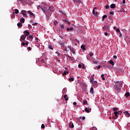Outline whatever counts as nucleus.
<instances>
[{
	"label": "nucleus",
	"instance_id": "1",
	"mask_svg": "<svg viewBox=\"0 0 130 130\" xmlns=\"http://www.w3.org/2000/svg\"><path fill=\"white\" fill-rule=\"evenodd\" d=\"M122 87V83L120 82H116V85L114 86L115 89L117 92H120L121 91V87Z\"/></svg>",
	"mask_w": 130,
	"mask_h": 130
},
{
	"label": "nucleus",
	"instance_id": "2",
	"mask_svg": "<svg viewBox=\"0 0 130 130\" xmlns=\"http://www.w3.org/2000/svg\"><path fill=\"white\" fill-rule=\"evenodd\" d=\"M38 8H41V10H42L46 16H47V5H46V4H43V5H42V6L39 5L38 9Z\"/></svg>",
	"mask_w": 130,
	"mask_h": 130
},
{
	"label": "nucleus",
	"instance_id": "3",
	"mask_svg": "<svg viewBox=\"0 0 130 130\" xmlns=\"http://www.w3.org/2000/svg\"><path fill=\"white\" fill-rule=\"evenodd\" d=\"M114 114H121L122 111L119 110L118 108H114L113 109Z\"/></svg>",
	"mask_w": 130,
	"mask_h": 130
},
{
	"label": "nucleus",
	"instance_id": "4",
	"mask_svg": "<svg viewBox=\"0 0 130 130\" xmlns=\"http://www.w3.org/2000/svg\"><path fill=\"white\" fill-rule=\"evenodd\" d=\"M26 13H28V11L25 10H22L21 12V14H22L24 18H27L28 17V15H27V14H26Z\"/></svg>",
	"mask_w": 130,
	"mask_h": 130
},
{
	"label": "nucleus",
	"instance_id": "5",
	"mask_svg": "<svg viewBox=\"0 0 130 130\" xmlns=\"http://www.w3.org/2000/svg\"><path fill=\"white\" fill-rule=\"evenodd\" d=\"M67 48H68V49H70V51H71V52L73 53V54H76V52L75 51V50H74V48H72L71 46H68L67 47Z\"/></svg>",
	"mask_w": 130,
	"mask_h": 130
},
{
	"label": "nucleus",
	"instance_id": "6",
	"mask_svg": "<svg viewBox=\"0 0 130 130\" xmlns=\"http://www.w3.org/2000/svg\"><path fill=\"white\" fill-rule=\"evenodd\" d=\"M112 116H110V118H113V119H116V118H117V117H118V114H112L111 115Z\"/></svg>",
	"mask_w": 130,
	"mask_h": 130
},
{
	"label": "nucleus",
	"instance_id": "7",
	"mask_svg": "<svg viewBox=\"0 0 130 130\" xmlns=\"http://www.w3.org/2000/svg\"><path fill=\"white\" fill-rule=\"evenodd\" d=\"M93 56V53H91L88 55H87L86 57L89 60H91L92 59Z\"/></svg>",
	"mask_w": 130,
	"mask_h": 130
},
{
	"label": "nucleus",
	"instance_id": "8",
	"mask_svg": "<svg viewBox=\"0 0 130 130\" xmlns=\"http://www.w3.org/2000/svg\"><path fill=\"white\" fill-rule=\"evenodd\" d=\"M27 13L28 14H29V16H31V17H32V18H35V16L34 15V14L32 13L31 11H28Z\"/></svg>",
	"mask_w": 130,
	"mask_h": 130
},
{
	"label": "nucleus",
	"instance_id": "9",
	"mask_svg": "<svg viewBox=\"0 0 130 130\" xmlns=\"http://www.w3.org/2000/svg\"><path fill=\"white\" fill-rule=\"evenodd\" d=\"M25 39H26V36L24 35H22L20 38V41H22L25 40Z\"/></svg>",
	"mask_w": 130,
	"mask_h": 130
},
{
	"label": "nucleus",
	"instance_id": "10",
	"mask_svg": "<svg viewBox=\"0 0 130 130\" xmlns=\"http://www.w3.org/2000/svg\"><path fill=\"white\" fill-rule=\"evenodd\" d=\"M49 10L50 12H54V10L55 9H54V7H53V6H51L49 8Z\"/></svg>",
	"mask_w": 130,
	"mask_h": 130
},
{
	"label": "nucleus",
	"instance_id": "11",
	"mask_svg": "<svg viewBox=\"0 0 130 130\" xmlns=\"http://www.w3.org/2000/svg\"><path fill=\"white\" fill-rule=\"evenodd\" d=\"M69 126L71 128H74V123H73V122H70L69 123Z\"/></svg>",
	"mask_w": 130,
	"mask_h": 130
},
{
	"label": "nucleus",
	"instance_id": "12",
	"mask_svg": "<svg viewBox=\"0 0 130 130\" xmlns=\"http://www.w3.org/2000/svg\"><path fill=\"white\" fill-rule=\"evenodd\" d=\"M92 14H93V15H94V16H98V12H95V9H93V10H92Z\"/></svg>",
	"mask_w": 130,
	"mask_h": 130
},
{
	"label": "nucleus",
	"instance_id": "13",
	"mask_svg": "<svg viewBox=\"0 0 130 130\" xmlns=\"http://www.w3.org/2000/svg\"><path fill=\"white\" fill-rule=\"evenodd\" d=\"M92 14H93V15H94V16H98V12H95V9H93V10H92Z\"/></svg>",
	"mask_w": 130,
	"mask_h": 130
},
{
	"label": "nucleus",
	"instance_id": "14",
	"mask_svg": "<svg viewBox=\"0 0 130 130\" xmlns=\"http://www.w3.org/2000/svg\"><path fill=\"white\" fill-rule=\"evenodd\" d=\"M92 14H93V15H94V16H98V12H95V9H93V10H92Z\"/></svg>",
	"mask_w": 130,
	"mask_h": 130
},
{
	"label": "nucleus",
	"instance_id": "15",
	"mask_svg": "<svg viewBox=\"0 0 130 130\" xmlns=\"http://www.w3.org/2000/svg\"><path fill=\"white\" fill-rule=\"evenodd\" d=\"M24 34H25L24 36H28V35L30 34V32L27 30H25L24 31Z\"/></svg>",
	"mask_w": 130,
	"mask_h": 130
},
{
	"label": "nucleus",
	"instance_id": "16",
	"mask_svg": "<svg viewBox=\"0 0 130 130\" xmlns=\"http://www.w3.org/2000/svg\"><path fill=\"white\" fill-rule=\"evenodd\" d=\"M94 77H91V78H90V83H91V84H94Z\"/></svg>",
	"mask_w": 130,
	"mask_h": 130
},
{
	"label": "nucleus",
	"instance_id": "17",
	"mask_svg": "<svg viewBox=\"0 0 130 130\" xmlns=\"http://www.w3.org/2000/svg\"><path fill=\"white\" fill-rule=\"evenodd\" d=\"M85 111H86V112H87V113H89V112L91 111V110L90 109H88V108H85Z\"/></svg>",
	"mask_w": 130,
	"mask_h": 130
},
{
	"label": "nucleus",
	"instance_id": "18",
	"mask_svg": "<svg viewBox=\"0 0 130 130\" xmlns=\"http://www.w3.org/2000/svg\"><path fill=\"white\" fill-rule=\"evenodd\" d=\"M20 21L21 22V23H25V18L22 17L20 18Z\"/></svg>",
	"mask_w": 130,
	"mask_h": 130
},
{
	"label": "nucleus",
	"instance_id": "19",
	"mask_svg": "<svg viewBox=\"0 0 130 130\" xmlns=\"http://www.w3.org/2000/svg\"><path fill=\"white\" fill-rule=\"evenodd\" d=\"M109 62L110 64H112V66H114V62H113V60H110L109 61Z\"/></svg>",
	"mask_w": 130,
	"mask_h": 130
},
{
	"label": "nucleus",
	"instance_id": "20",
	"mask_svg": "<svg viewBox=\"0 0 130 130\" xmlns=\"http://www.w3.org/2000/svg\"><path fill=\"white\" fill-rule=\"evenodd\" d=\"M110 8L111 9H115V4H111L110 6Z\"/></svg>",
	"mask_w": 130,
	"mask_h": 130
},
{
	"label": "nucleus",
	"instance_id": "21",
	"mask_svg": "<svg viewBox=\"0 0 130 130\" xmlns=\"http://www.w3.org/2000/svg\"><path fill=\"white\" fill-rule=\"evenodd\" d=\"M22 25H23V23H22V22H18L17 23L18 27H22Z\"/></svg>",
	"mask_w": 130,
	"mask_h": 130
},
{
	"label": "nucleus",
	"instance_id": "22",
	"mask_svg": "<svg viewBox=\"0 0 130 130\" xmlns=\"http://www.w3.org/2000/svg\"><path fill=\"white\" fill-rule=\"evenodd\" d=\"M17 3L19 5H21V4H23V0H18Z\"/></svg>",
	"mask_w": 130,
	"mask_h": 130
},
{
	"label": "nucleus",
	"instance_id": "23",
	"mask_svg": "<svg viewBox=\"0 0 130 130\" xmlns=\"http://www.w3.org/2000/svg\"><path fill=\"white\" fill-rule=\"evenodd\" d=\"M67 31H70V30L73 31V30H74V28L73 27H71V28L68 27L67 28Z\"/></svg>",
	"mask_w": 130,
	"mask_h": 130
},
{
	"label": "nucleus",
	"instance_id": "24",
	"mask_svg": "<svg viewBox=\"0 0 130 130\" xmlns=\"http://www.w3.org/2000/svg\"><path fill=\"white\" fill-rule=\"evenodd\" d=\"M63 98H64L66 101H68V100H69V99H68V95H64Z\"/></svg>",
	"mask_w": 130,
	"mask_h": 130
},
{
	"label": "nucleus",
	"instance_id": "25",
	"mask_svg": "<svg viewBox=\"0 0 130 130\" xmlns=\"http://www.w3.org/2000/svg\"><path fill=\"white\" fill-rule=\"evenodd\" d=\"M28 4L29 5V3H28V0H23L22 4Z\"/></svg>",
	"mask_w": 130,
	"mask_h": 130
},
{
	"label": "nucleus",
	"instance_id": "26",
	"mask_svg": "<svg viewBox=\"0 0 130 130\" xmlns=\"http://www.w3.org/2000/svg\"><path fill=\"white\" fill-rule=\"evenodd\" d=\"M68 74H69V71H64L63 73V74H62V75H63V76H66V75H68Z\"/></svg>",
	"mask_w": 130,
	"mask_h": 130
},
{
	"label": "nucleus",
	"instance_id": "27",
	"mask_svg": "<svg viewBox=\"0 0 130 130\" xmlns=\"http://www.w3.org/2000/svg\"><path fill=\"white\" fill-rule=\"evenodd\" d=\"M107 18V15H104L103 16V18H102V20L103 21H104V20L105 19H106Z\"/></svg>",
	"mask_w": 130,
	"mask_h": 130
},
{
	"label": "nucleus",
	"instance_id": "28",
	"mask_svg": "<svg viewBox=\"0 0 130 130\" xmlns=\"http://www.w3.org/2000/svg\"><path fill=\"white\" fill-rule=\"evenodd\" d=\"M93 92H94V88L93 87H91L90 90V92L93 93Z\"/></svg>",
	"mask_w": 130,
	"mask_h": 130
},
{
	"label": "nucleus",
	"instance_id": "29",
	"mask_svg": "<svg viewBox=\"0 0 130 130\" xmlns=\"http://www.w3.org/2000/svg\"><path fill=\"white\" fill-rule=\"evenodd\" d=\"M62 93L63 94H64V93H67V89H66V88L63 89Z\"/></svg>",
	"mask_w": 130,
	"mask_h": 130
},
{
	"label": "nucleus",
	"instance_id": "30",
	"mask_svg": "<svg viewBox=\"0 0 130 130\" xmlns=\"http://www.w3.org/2000/svg\"><path fill=\"white\" fill-rule=\"evenodd\" d=\"M15 11V14H19V10L18 9H14Z\"/></svg>",
	"mask_w": 130,
	"mask_h": 130
},
{
	"label": "nucleus",
	"instance_id": "31",
	"mask_svg": "<svg viewBox=\"0 0 130 130\" xmlns=\"http://www.w3.org/2000/svg\"><path fill=\"white\" fill-rule=\"evenodd\" d=\"M48 48H49V49H53V47L51 45H49Z\"/></svg>",
	"mask_w": 130,
	"mask_h": 130
},
{
	"label": "nucleus",
	"instance_id": "32",
	"mask_svg": "<svg viewBox=\"0 0 130 130\" xmlns=\"http://www.w3.org/2000/svg\"><path fill=\"white\" fill-rule=\"evenodd\" d=\"M101 77H102V79L103 80V81H104L105 80V78L104 77V74H102L101 75Z\"/></svg>",
	"mask_w": 130,
	"mask_h": 130
},
{
	"label": "nucleus",
	"instance_id": "33",
	"mask_svg": "<svg viewBox=\"0 0 130 130\" xmlns=\"http://www.w3.org/2000/svg\"><path fill=\"white\" fill-rule=\"evenodd\" d=\"M28 38H29V39H31L32 40L33 39V36L30 35L27 38V39H28Z\"/></svg>",
	"mask_w": 130,
	"mask_h": 130
},
{
	"label": "nucleus",
	"instance_id": "34",
	"mask_svg": "<svg viewBox=\"0 0 130 130\" xmlns=\"http://www.w3.org/2000/svg\"><path fill=\"white\" fill-rule=\"evenodd\" d=\"M87 104H88V102H87V101H84L83 105H87Z\"/></svg>",
	"mask_w": 130,
	"mask_h": 130
},
{
	"label": "nucleus",
	"instance_id": "35",
	"mask_svg": "<svg viewBox=\"0 0 130 130\" xmlns=\"http://www.w3.org/2000/svg\"><path fill=\"white\" fill-rule=\"evenodd\" d=\"M129 95H130L129 92H126L125 94V95L126 96V97H128V96H129Z\"/></svg>",
	"mask_w": 130,
	"mask_h": 130
},
{
	"label": "nucleus",
	"instance_id": "36",
	"mask_svg": "<svg viewBox=\"0 0 130 130\" xmlns=\"http://www.w3.org/2000/svg\"><path fill=\"white\" fill-rule=\"evenodd\" d=\"M118 36H119V37H121V36H122V35L121 34V32L120 31L118 32Z\"/></svg>",
	"mask_w": 130,
	"mask_h": 130
},
{
	"label": "nucleus",
	"instance_id": "37",
	"mask_svg": "<svg viewBox=\"0 0 130 130\" xmlns=\"http://www.w3.org/2000/svg\"><path fill=\"white\" fill-rule=\"evenodd\" d=\"M81 48L82 49H83V50H85V46H84V45H81Z\"/></svg>",
	"mask_w": 130,
	"mask_h": 130
},
{
	"label": "nucleus",
	"instance_id": "38",
	"mask_svg": "<svg viewBox=\"0 0 130 130\" xmlns=\"http://www.w3.org/2000/svg\"><path fill=\"white\" fill-rule=\"evenodd\" d=\"M68 57L71 59V60H73L74 59V57H71L70 55H68Z\"/></svg>",
	"mask_w": 130,
	"mask_h": 130
},
{
	"label": "nucleus",
	"instance_id": "39",
	"mask_svg": "<svg viewBox=\"0 0 130 130\" xmlns=\"http://www.w3.org/2000/svg\"><path fill=\"white\" fill-rule=\"evenodd\" d=\"M60 27L61 29H64V26H63V24H60Z\"/></svg>",
	"mask_w": 130,
	"mask_h": 130
},
{
	"label": "nucleus",
	"instance_id": "40",
	"mask_svg": "<svg viewBox=\"0 0 130 130\" xmlns=\"http://www.w3.org/2000/svg\"><path fill=\"white\" fill-rule=\"evenodd\" d=\"M69 81H71V82H73L74 78L72 77V78H69Z\"/></svg>",
	"mask_w": 130,
	"mask_h": 130
},
{
	"label": "nucleus",
	"instance_id": "41",
	"mask_svg": "<svg viewBox=\"0 0 130 130\" xmlns=\"http://www.w3.org/2000/svg\"><path fill=\"white\" fill-rule=\"evenodd\" d=\"M41 128H45V125H44V124H42Z\"/></svg>",
	"mask_w": 130,
	"mask_h": 130
},
{
	"label": "nucleus",
	"instance_id": "42",
	"mask_svg": "<svg viewBox=\"0 0 130 130\" xmlns=\"http://www.w3.org/2000/svg\"><path fill=\"white\" fill-rule=\"evenodd\" d=\"M55 53L57 54V55L58 56H59V55H60V53H59V52H58V51H56V52H55Z\"/></svg>",
	"mask_w": 130,
	"mask_h": 130
},
{
	"label": "nucleus",
	"instance_id": "43",
	"mask_svg": "<svg viewBox=\"0 0 130 130\" xmlns=\"http://www.w3.org/2000/svg\"><path fill=\"white\" fill-rule=\"evenodd\" d=\"M116 32H117V33H119V32H120V29L119 28H117L116 29Z\"/></svg>",
	"mask_w": 130,
	"mask_h": 130
},
{
	"label": "nucleus",
	"instance_id": "44",
	"mask_svg": "<svg viewBox=\"0 0 130 130\" xmlns=\"http://www.w3.org/2000/svg\"><path fill=\"white\" fill-rule=\"evenodd\" d=\"M65 22H67V23L68 24V25H71V21H68L67 20H64Z\"/></svg>",
	"mask_w": 130,
	"mask_h": 130
},
{
	"label": "nucleus",
	"instance_id": "45",
	"mask_svg": "<svg viewBox=\"0 0 130 130\" xmlns=\"http://www.w3.org/2000/svg\"><path fill=\"white\" fill-rule=\"evenodd\" d=\"M123 114H129V113L128 112H127V111H124V112H123Z\"/></svg>",
	"mask_w": 130,
	"mask_h": 130
},
{
	"label": "nucleus",
	"instance_id": "46",
	"mask_svg": "<svg viewBox=\"0 0 130 130\" xmlns=\"http://www.w3.org/2000/svg\"><path fill=\"white\" fill-rule=\"evenodd\" d=\"M68 49H69V48L67 47H66L64 49V51H68Z\"/></svg>",
	"mask_w": 130,
	"mask_h": 130
},
{
	"label": "nucleus",
	"instance_id": "47",
	"mask_svg": "<svg viewBox=\"0 0 130 130\" xmlns=\"http://www.w3.org/2000/svg\"><path fill=\"white\" fill-rule=\"evenodd\" d=\"M21 45H22L23 46H25V43L22 42V43H21Z\"/></svg>",
	"mask_w": 130,
	"mask_h": 130
},
{
	"label": "nucleus",
	"instance_id": "48",
	"mask_svg": "<svg viewBox=\"0 0 130 130\" xmlns=\"http://www.w3.org/2000/svg\"><path fill=\"white\" fill-rule=\"evenodd\" d=\"M78 68H79V69H81V68H82V65H81V64H78Z\"/></svg>",
	"mask_w": 130,
	"mask_h": 130
},
{
	"label": "nucleus",
	"instance_id": "49",
	"mask_svg": "<svg viewBox=\"0 0 130 130\" xmlns=\"http://www.w3.org/2000/svg\"><path fill=\"white\" fill-rule=\"evenodd\" d=\"M113 58H114L115 59H116V58H117V56L116 55H114Z\"/></svg>",
	"mask_w": 130,
	"mask_h": 130
},
{
	"label": "nucleus",
	"instance_id": "50",
	"mask_svg": "<svg viewBox=\"0 0 130 130\" xmlns=\"http://www.w3.org/2000/svg\"><path fill=\"white\" fill-rule=\"evenodd\" d=\"M105 8H106V9H109V6L106 5V6H105Z\"/></svg>",
	"mask_w": 130,
	"mask_h": 130
},
{
	"label": "nucleus",
	"instance_id": "51",
	"mask_svg": "<svg viewBox=\"0 0 130 130\" xmlns=\"http://www.w3.org/2000/svg\"><path fill=\"white\" fill-rule=\"evenodd\" d=\"M54 25H57V21H55L54 22Z\"/></svg>",
	"mask_w": 130,
	"mask_h": 130
},
{
	"label": "nucleus",
	"instance_id": "52",
	"mask_svg": "<svg viewBox=\"0 0 130 130\" xmlns=\"http://www.w3.org/2000/svg\"><path fill=\"white\" fill-rule=\"evenodd\" d=\"M36 42H38V38H36Z\"/></svg>",
	"mask_w": 130,
	"mask_h": 130
},
{
	"label": "nucleus",
	"instance_id": "53",
	"mask_svg": "<svg viewBox=\"0 0 130 130\" xmlns=\"http://www.w3.org/2000/svg\"><path fill=\"white\" fill-rule=\"evenodd\" d=\"M93 63H95V64L98 63V62L96 61H93Z\"/></svg>",
	"mask_w": 130,
	"mask_h": 130
},
{
	"label": "nucleus",
	"instance_id": "54",
	"mask_svg": "<svg viewBox=\"0 0 130 130\" xmlns=\"http://www.w3.org/2000/svg\"><path fill=\"white\" fill-rule=\"evenodd\" d=\"M92 129L96 130V129H97V128H96V127H93Z\"/></svg>",
	"mask_w": 130,
	"mask_h": 130
},
{
	"label": "nucleus",
	"instance_id": "55",
	"mask_svg": "<svg viewBox=\"0 0 130 130\" xmlns=\"http://www.w3.org/2000/svg\"><path fill=\"white\" fill-rule=\"evenodd\" d=\"M130 115L129 114H126V117H129Z\"/></svg>",
	"mask_w": 130,
	"mask_h": 130
},
{
	"label": "nucleus",
	"instance_id": "56",
	"mask_svg": "<svg viewBox=\"0 0 130 130\" xmlns=\"http://www.w3.org/2000/svg\"><path fill=\"white\" fill-rule=\"evenodd\" d=\"M114 14V12H110V15H113Z\"/></svg>",
	"mask_w": 130,
	"mask_h": 130
},
{
	"label": "nucleus",
	"instance_id": "57",
	"mask_svg": "<svg viewBox=\"0 0 130 130\" xmlns=\"http://www.w3.org/2000/svg\"><path fill=\"white\" fill-rule=\"evenodd\" d=\"M86 119V117H82V120H85Z\"/></svg>",
	"mask_w": 130,
	"mask_h": 130
},
{
	"label": "nucleus",
	"instance_id": "58",
	"mask_svg": "<svg viewBox=\"0 0 130 130\" xmlns=\"http://www.w3.org/2000/svg\"><path fill=\"white\" fill-rule=\"evenodd\" d=\"M100 68H101V66L99 65V66L98 67V70H99V69H100Z\"/></svg>",
	"mask_w": 130,
	"mask_h": 130
},
{
	"label": "nucleus",
	"instance_id": "59",
	"mask_svg": "<svg viewBox=\"0 0 130 130\" xmlns=\"http://www.w3.org/2000/svg\"><path fill=\"white\" fill-rule=\"evenodd\" d=\"M59 44H60V45H61L62 46H63V43H59Z\"/></svg>",
	"mask_w": 130,
	"mask_h": 130
},
{
	"label": "nucleus",
	"instance_id": "60",
	"mask_svg": "<svg viewBox=\"0 0 130 130\" xmlns=\"http://www.w3.org/2000/svg\"><path fill=\"white\" fill-rule=\"evenodd\" d=\"M73 105H75V106L77 105V103L74 102L73 103Z\"/></svg>",
	"mask_w": 130,
	"mask_h": 130
},
{
	"label": "nucleus",
	"instance_id": "61",
	"mask_svg": "<svg viewBox=\"0 0 130 130\" xmlns=\"http://www.w3.org/2000/svg\"><path fill=\"white\" fill-rule=\"evenodd\" d=\"M105 36H107V35H108V33L105 32Z\"/></svg>",
	"mask_w": 130,
	"mask_h": 130
},
{
	"label": "nucleus",
	"instance_id": "62",
	"mask_svg": "<svg viewBox=\"0 0 130 130\" xmlns=\"http://www.w3.org/2000/svg\"><path fill=\"white\" fill-rule=\"evenodd\" d=\"M122 3L123 4H125V0H123Z\"/></svg>",
	"mask_w": 130,
	"mask_h": 130
},
{
	"label": "nucleus",
	"instance_id": "63",
	"mask_svg": "<svg viewBox=\"0 0 130 130\" xmlns=\"http://www.w3.org/2000/svg\"><path fill=\"white\" fill-rule=\"evenodd\" d=\"M28 50H31V47H28Z\"/></svg>",
	"mask_w": 130,
	"mask_h": 130
},
{
	"label": "nucleus",
	"instance_id": "64",
	"mask_svg": "<svg viewBox=\"0 0 130 130\" xmlns=\"http://www.w3.org/2000/svg\"><path fill=\"white\" fill-rule=\"evenodd\" d=\"M25 45H26V46H27V45H28V42L25 43Z\"/></svg>",
	"mask_w": 130,
	"mask_h": 130
}]
</instances>
